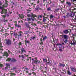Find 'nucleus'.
<instances>
[{
	"label": "nucleus",
	"instance_id": "1",
	"mask_svg": "<svg viewBox=\"0 0 76 76\" xmlns=\"http://www.w3.org/2000/svg\"><path fill=\"white\" fill-rule=\"evenodd\" d=\"M27 16L28 18H31L32 21H34L35 20V17H37L38 16L35 15L33 14V13H31L30 14L27 15Z\"/></svg>",
	"mask_w": 76,
	"mask_h": 76
},
{
	"label": "nucleus",
	"instance_id": "2",
	"mask_svg": "<svg viewBox=\"0 0 76 76\" xmlns=\"http://www.w3.org/2000/svg\"><path fill=\"white\" fill-rule=\"evenodd\" d=\"M6 61H10V62H16V61H17V60L14 58L11 59L10 58H8L6 60Z\"/></svg>",
	"mask_w": 76,
	"mask_h": 76
},
{
	"label": "nucleus",
	"instance_id": "3",
	"mask_svg": "<svg viewBox=\"0 0 76 76\" xmlns=\"http://www.w3.org/2000/svg\"><path fill=\"white\" fill-rule=\"evenodd\" d=\"M6 44L8 45H11L12 41L10 39H6Z\"/></svg>",
	"mask_w": 76,
	"mask_h": 76
},
{
	"label": "nucleus",
	"instance_id": "4",
	"mask_svg": "<svg viewBox=\"0 0 76 76\" xmlns=\"http://www.w3.org/2000/svg\"><path fill=\"white\" fill-rule=\"evenodd\" d=\"M0 9L2 10V11L0 12L1 14H3V13H6V11L4 9H3V7L0 6Z\"/></svg>",
	"mask_w": 76,
	"mask_h": 76
},
{
	"label": "nucleus",
	"instance_id": "5",
	"mask_svg": "<svg viewBox=\"0 0 76 76\" xmlns=\"http://www.w3.org/2000/svg\"><path fill=\"white\" fill-rule=\"evenodd\" d=\"M61 36V38H64V39H68L69 38V36L67 35H62Z\"/></svg>",
	"mask_w": 76,
	"mask_h": 76
},
{
	"label": "nucleus",
	"instance_id": "6",
	"mask_svg": "<svg viewBox=\"0 0 76 76\" xmlns=\"http://www.w3.org/2000/svg\"><path fill=\"white\" fill-rule=\"evenodd\" d=\"M34 59L35 60L34 61V63L35 64H38V63H39L40 61L37 60V58H35Z\"/></svg>",
	"mask_w": 76,
	"mask_h": 76
},
{
	"label": "nucleus",
	"instance_id": "7",
	"mask_svg": "<svg viewBox=\"0 0 76 76\" xmlns=\"http://www.w3.org/2000/svg\"><path fill=\"white\" fill-rule=\"evenodd\" d=\"M70 69L71 71H72V72H76V68L73 67H71Z\"/></svg>",
	"mask_w": 76,
	"mask_h": 76
},
{
	"label": "nucleus",
	"instance_id": "8",
	"mask_svg": "<svg viewBox=\"0 0 76 76\" xmlns=\"http://www.w3.org/2000/svg\"><path fill=\"white\" fill-rule=\"evenodd\" d=\"M47 17H45V16H43V22H46L47 21V19H48V20H49L48 18V15H47Z\"/></svg>",
	"mask_w": 76,
	"mask_h": 76
},
{
	"label": "nucleus",
	"instance_id": "9",
	"mask_svg": "<svg viewBox=\"0 0 76 76\" xmlns=\"http://www.w3.org/2000/svg\"><path fill=\"white\" fill-rule=\"evenodd\" d=\"M24 56L23 55H21V57L22 58H26L27 57H28L29 56L25 54H24Z\"/></svg>",
	"mask_w": 76,
	"mask_h": 76
},
{
	"label": "nucleus",
	"instance_id": "10",
	"mask_svg": "<svg viewBox=\"0 0 76 76\" xmlns=\"http://www.w3.org/2000/svg\"><path fill=\"white\" fill-rule=\"evenodd\" d=\"M19 33V34L18 35V37H23V35H22V34H23V32L21 31H20Z\"/></svg>",
	"mask_w": 76,
	"mask_h": 76
},
{
	"label": "nucleus",
	"instance_id": "11",
	"mask_svg": "<svg viewBox=\"0 0 76 76\" xmlns=\"http://www.w3.org/2000/svg\"><path fill=\"white\" fill-rule=\"evenodd\" d=\"M48 62H47V64H48L49 66H51V62L50 60V59L49 58H48Z\"/></svg>",
	"mask_w": 76,
	"mask_h": 76
},
{
	"label": "nucleus",
	"instance_id": "12",
	"mask_svg": "<svg viewBox=\"0 0 76 76\" xmlns=\"http://www.w3.org/2000/svg\"><path fill=\"white\" fill-rule=\"evenodd\" d=\"M64 34H69V31L67 30H65L63 31Z\"/></svg>",
	"mask_w": 76,
	"mask_h": 76
},
{
	"label": "nucleus",
	"instance_id": "13",
	"mask_svg": "<svg viewBox=\"0 0 76 76\" xmlns=\"http://www.w3.org/2000/svg\"><path fill=\"white\" fill-rule=\"evenodd\" d=\"M21 51L22 53H26V50H25V49L23 48H21Z\"/></svg>",
	"mask_w": 76,
	"mask_h": 76
},
{
	"label": "nucleus",
	"instance_id": "14",
	"mask_svg": "<svg viewBox=\"0 0 76 76\" xmlns=\"http://www.w3.org/2000/svg\"><path fill=\"white\" fill-rule=\"evenodd\" d=\"M66 4L68 6H72V3L69 2H66Z\"/></svg>",
	"mask_w": 76,
	"mask_h": 76
},
{
	"label": "nucleus",
	"instance_id": "15",
	"mask_svg": "<svg viewBox=\"0 0 76 76\" xmlns=\"http://www.w3.org/2000/svg\"><path fill=\"white\" fill-rule=\"evenodd\" d=\"M25 44L26 45H27V43L28 44H29V43H30V41H29L28 40H26L25 41Z\"/></svg>",
	"mask_w": 76,
	"mask_h": 76
},
{
	"label": "nucleus",
	"instance_id": "16",
	"mask_svg": "<svg viewBox=\"0 0 76 76\" xmlns=\"http://www.w3.org/2000/svg\"><path fill=\"white\" fill-rule=\"evenodd\" d=\"M25 26H26L27 28H29V24L28 23H27L26 22L25 23Z\"/></svg>",
	"mask_w": 76,
	"mask_h": 76
},
{
	"label": "nucleus",
	"instance_id": "17",
	"mask_svg": "<svg viewBox=\"0 0 76 76\" xmlns=\"http://www.w3.org/2000/svg\"><path fill=\"white\" fill-rule=\"evenodd\" d=\"M75 13H70V17H73V16H75Z\"/></svg>",
	"mask_w": 76,
	"mask_h": 76
},
{
	"label": "nucleus",
	"instance_id": "18",
	"mask_svg": "<svg viewBox=\"0 0 76 76\" xmlns=\"http://www.w3.org/2000/svg\"><path fill=\"white\" fill-rule=\"evenodd\" d=\"M19 18H20V19H23V18H24V16L22 15H21L19 14Z\"/></svg>",
	"mask_w": 76,
	"mask_h": 76
},
{
	"label": "nucleus",
	"instance_id": "19",
	"mask_svg": "<svg viewBox=\"0 0 76 76\" xmlns=\"http://www.w3.org/2000/svg\"><path fill=\"white\" fill-rule=\"evenodd\" d=\"M2 21L3 22H4L5 23H6L7 22H8V20H7V19H6L4 18L3 20Z\"/></svg>",
	"mask_w": 76,
	"mask_h": 76
},
{
	"label": "nucleus",
	"instance_id": "20",
	"mask_svg": "<svg viewBox=\"0 0 76 76\" xmlns=\"http://www.w3.org/2000/svg\"><path fill=\"white\" fill-rule=\"evenodd\" d=\"M35 37L33 36L32 37H31L30 39V41H32V40H34V39H35Z\"/></svg>",
	"mask_w": 76,
	"mask_h": 76
},
{
	"label": "nucleus",
	"instance_id": "21",
	"mask_svg": "<svg viewBox=\"0 0 76 76\" xmlns=\"http://www.w3.org/2000/svg\"><path fill=\"white\" fill-rule=\"evenodd\" d=\"M16 74L15 73H10V76H16Z\"/></svg>",
	"mask_w": 76,
	"mask_h": 76
},
{
	"label": "nucleus",
	"instance_id": "22",
	"mask_svg": "<svg viewBox=\"0 0 76 76\" xmlns=\"http://www.w3.org/2000/svg\"><path fill=\"white\" fill-rule=\"evenodd\" d=\"M15 26L16 27H18V28H21V26L20 25H17V24H15Z\"/></svg>",
	"mask_w": 76,
	"mask_h": 76
},
{
	"label": "nucleus",
	"instance_id": "23",
	"mask_svg": "<svg viewBox=\"0 0 76 76\" xmlns=\"http://www.w3.org/2000/svg\"><path fill=\"white\" fill-rule=\"evenodd\" d=\"M65 64H62L60 63H59V66H60V67H65Z\"/></svg>",
	"mask_w": 76,
	"mask_h": 76
},
{
	"label": "nucleus",
	"instance_id": "24",
	"mask_svg": "<svg viewBox=\"0 0 76 76\" xmlns=\"http://www.w3.org/2000/svg\"><path fill=\"white\" fill-rule=\"evenodd\" d=\"M37 7L38 9V10H43V9H42L41 8H39V5H37V7Z\"/></svg>",
	"mask_w": 76,
	"mask_h": 76
},
{
	"label": "nucleus",
	"instance_id": "25",
	"mask_svg": "<svg viewBox=\"0 0 76 76\" xmlns=\"http://www.w3.org/2000/svg\"><path fill=\"white\" fill-rule=\"evenodd\" d=\"M4 56H6V57H8V56L9 55H8V53H4Z\"/></svg>",
	"mask_w": 76,
	"mask_h": 76
},
{
	"label": "nucleus",
	"instance_id": "26",
	"mask_svg": "<svg viewBox=\"0 0 76 76\" xmlns=\"http://www.w3.org/2000/svg\"><path fill=\"white\" fill-rule=\"evenodd\" d=\"M26 58H27V59H26L27 61H29V58L30 59V60H31V57H26Z\"/></svg>",
	"mask_w": 76,
	"mask_h": 76
},
{
	"label": "nucleus",
	"instance_id": "27",
	"mask_svg": "<svg viewBox=\"0 0 76 76\" xmlns=\"http://www.w3.org/2000/svg\"><path fill=\"white\" fill-rule=\"evenodd\" d=\"M65 40L64 41V42L65 43V44H66L67 42H68V41H67V39H64Z\"/></svg>",
	"mask_w": 76,
	"mask_h": 76
},
{
	"label": "nucleus",
	"instance_id": "28",
	"mask_svg": "<svg viewBox=\"0 0 76 76\" xmlns=\"http://www.w3.org/2000/svg\"><path fill=\"white\" fill-rule=\"evenodd\" d=\"M47 10L48 11H52V10H51V7H49L47 9Z\"/></svg>",
	"mask_w": 76,
	"mask_h": 76
},
{
	"label": "nucleus",
	"instance_id": "29",
	"mask_svg": "<svg viewBox=\"0 0 76 76\" xmlns=\"http://www.w3.org/2000/svg\"><path fill=\"white\" fill-rule=\"evenodd\" d=\"M67 74L69 75H71V72H70V71H69V70H68L67 71Z\"/></svg>",
	"mask_w": 76,
	"mask_h": 76
},
{
	"label": "nucleus",
	"instance_id": "30",
	"mask_svg": "<svg viewBox=\"0 0 76 76\" xmlns=\"http://www.w3.org/2000/svg\"><path fill=\"white\" fill-rule=\"evenodd\" d=\"M70 13H69V12H68L67 13L66 15V16L67 17V18H69V17H70Z\"/></svg>",
	"mask_w": 76,
	"mask_h": 76
},
{
	"label": "nucleus",
	"instance_id": "31",
	"mask_svg": "<svg viewBox=\"0 0 76 76\" xmlns=\"http://www.w3.org/2000/svg\"><path fill=\"white\" fill-rule=\"evenodd\" d=\"M72 10H72L71 9H69L68 10V11L70 12H71V13H73V12H72Z\"/></svg>",
	"mask_w": 76,
	"mask_h": 76
},
{
	"label": "nucleus",
	"instance_id": "32",
	"mask_svg": "<svg viewBox=\"0 0 76 76\" xmlns=\"http://www.w3.org/2000/svg\"><path fill=\"white\" fill-rule=\"evenodd\" d=\"M6 66L7 67H9V66H10V64H9V63H7L6 64Z\"/></svg>",
	"mask_w": 76,
	"mask_h": 76
},
{
	"label": "nucleus",
	"instance_id": "33",
	"mask_svg": "<svg viewBox=\"0 0 76 76\" xmlns=\"http://www.w3.org/2000/svg\"><path fill=\"white\" fill-rule=\"evenodd\" d=\"M27 21H31L32 19H31V18H27Z\"/></svg>",
	"mask_w": 76,
	"mask_h": 76
},
{
	"label": "nucleus",
	"instance_id": "34",
	"mask_svg": "<svg viewBox=\"0 0 76 76\" xmlns=\"http://www.w3.org/2000/svg\"><path fill=\"white\" fill-rule=\"evenodd\" d=\"M72 42H72L71 43V45H74L75 44V42H74V41H72Z\"/></svg>",
	"mask_w": 76,
	"mask_h": 76
},
{
	"label": "nucleus",
	"instance_id": "35",
	"mask_svg": "<svg viewBox=\"0 0 76 76\" xmlns=\"http://www.w3.org/2000/svg\"><path fill=\"white\" fill-rule=\"evenodd\" d=\"M3 66V65L1 64H0V69H1V67Z\"/></svg>",
	"mask_w": 76,
	"mask_h": 76
},
{
	"label": "nucleus",
	"instance_id": "36",
	"mask_svg": "<svg viewBox=\"0 0 76 76\" xmlns=\"http://www.w3.org/2000/svg\"><path fill=\"white\" fill-rule=\"evenodd\" d=\"M47 36L43 38L44 41V40H45V39H47Z\"/></svg>",
	"mask_w": 76,
	"mask_h": 76
},
{
	"label": "nucleus",
	"instance_id": "37",
	"mask_svg": "<svg viewBox=\"0 0 76 76\" xmlns=\"http://www.w3.org/2000/svg\"><path fill=\"white\" fill-rule=\"evenodd\" d=\"M0 47L1 48H3V46H2V44L1 43H0Z\"/></svg>",
	"mask_w": 76,
	"mask_h": 76
},
{
	"label": "nucleus",
	"instance_id": "38",
	"mask_svg": "<svg viewBox=\"0 0 76 76\" xmlns=\"http://www.w3.org/2000/svg\"><path fill=\"white\" fill-rule=\"evenodd\" d=\"M38 17H39V18H42V17H43V15H39L38 16Z\"/></svg>",
	"mask_w": 76,
	"mask_h": 76
},
{
	"label": "nucleus",
	"instance_id": "39",
	"mask_svg": "<svg viewBox=\"0 0 76 76\" xmlns=\"http://www.w3.org/2000/svg\"><path fill=\"white\" fill-rule=\"evenodd\" d=\"M50 19H53V18H54V16L52 15H51L50 16Z\"/></svg>",
	"mask_w": 76,
	"mask_h": 76
},
{
	"label": "nucleus",
	"instance_id": "40",
	"mask_svg": "<svg viewBox=\"0 0 76 76\" xmlns=\"http://www.w3.org/2000/svg\"><path fill=\"white\" fill-rule=\"evenodd\" d=\"M31 25H34L35 26H37V24L35 23L31 24Z\"/></svg>",
	"mask_w": 76,
	"mask_h": 76
},
{
	"label": "nucleus",
	"instance_id": "41",
	"mask_svg": "<svg viewBox=\"0 0 76 76\" xmlns=\"http://www.w3.org/2000/svg\"><path fill=\"white\" fill-rule=\"evenodd\" d=\"M43 61L45 63V62H47V61H46V59H43Z\"/></svg>",
	"mask_w": 76,
	"mask_h": 76
},
{
	"label": "nucleus",
	"instance_id": "42",
	"mask_svg": "<svg viewBox=\"0 0 76 76\" xmlns=\"http://www.w3.org/2000/svg\"><path fill=\"white\" fill-rule=\"evenodd\" d=\"M71 1L72 2V3H73L74 1H76V0H71Z\"/></svg>",
	"mask_w": 76,
	"mask_h": 76
},
{
	"label": "nucleus",
	"instance_id": "43",
	"mask_svg": "<svg viewBox=\"0 0 76 76\" xmlns=\"http://www.w3.org/2000/svg\"><path fill=\"white\" fill-rule=\"evenodd\" d=\"M73 4H74V5L75 6H76V2H73Z\"/></svg>",
	"mask_w": 76,
	"mask_h": 76
},
{
	"label": "nucleus",
	"instance_id": "44",
	"mask_svg": "<svg viewBox=\"0 0 76 76\" xmlns=\"http://www.w3.org/2000/svg\"><path fill=\"white\" fill-rule=\"evenodd\" d=\"M53 69L54 70H55V72H56V71H57V69L56 68H53Z\"/></svg>",
	"mask_w": 76,
	"mask_h": 76
},
{
	"label": "nucleus",
	"instance_id": "45",
	"mask_svg": "<svg viewBox=\"0 0 76 76\" xmlns=\"http://www.w3.org/2000/svg\"><path fill=\"white\" fill-rule=\"evenodd\" d=\"M37 23L38 24H41V22L40 21H38Z\"/></svg>",
	"mask_w": 76,
	"mask_h": 76
},
{
	"label": "nucleus",
	"instance_id": "46",
	"mask_svg": "<svg viewBox=\"0 0 76 76\" xmlns=\"http://www.w3.org/2000/svg\"><path fill=\"white\" fill-rule=\"evenodd\" d=\"M59 50L60 51H61V52H62V51H63V50H62V49H61V48H60L59 49Z\"/></svg>",
	"mask_w": 76,
	"mask_h": 76
},
{
	"label": "nucleus",
	"instance_id": "47",
	"mask_svg": "<svg viewBox=\"0 0 76 76\" xmlns=\"http://www.w3.org/2000/svg\"><path fill=\"white\" fill-rule=\"evenodd\" d=\"M76 33H74V34H72V36L74 37V36H76Z\"/></svg>",
	"mask_w": 76,
	"mask_h": 76
},
{
	"label": "nucleus",
	"instance_id": "48",
	"mask_svg": "<svg viewBox=\"0 0 76 76\" xmlns=\"http://www.w3.org/2000/svg\"><path fill=\"white\" fill-rule=\"evenodd\" d=\"M62 45V44H57L56 45H61V46Z\"/></svg>",
	"mask_w": 76,
	"mask_h": 76
},
{
	"label": "nucleus",
	"instance_id": "49",
	"mask_svg": "<svg viewBox=\"0 0 76 76\" xmlns=\"http://www.w3.org/2000/svg\"><path fill=\"white\" fill-rule=\"evenodd\" d=\"M59 10V9H57L55 10L56 11V12H57L58 10Z\"/></svg>",
	"mask_w": 76,
	"mask_h": 76
},
{
	"label": "nucleus",
	"instance_id": "50",
	"mask_svg": "<svg viewBox=\"0 0 76 76\" xmlns=\"http://www.w3.org/2000/svg\"><path fill=\"white\" fill-rule=\"evenodd\" d=\"M40 42H42V38L40 39Z\"/></svg>",
	"mask_w": 76,
	"mask_h": 76
},
{
	"label": "nucleus",
	"instance_id": "51",
	"mask_svg": "<svg viewBox=\"0 0 76 76\" xmlns=\"http://www.w3.org/2000/svg\"><path fill=\"white\" fill-rule=\"evenodd\" d=\"M5 34L6 36H8V35H9V34H8V33H6Z\"/></svg>",
	"mask_w": 76,
	"mask_h": 76
},
{
	"label": "nucleus",
	"instance_id": "52",
	"mask_svg": "<svg viewBox=\"0 0 76 76\" xmlns=\"http://www.w3.org/2000/svg\"><path fill=\"white\" fill-rule=\"evenodd\" d=\"M1 5H2V2L0 1V6H1Z\"/></svg>",
	"mask_w": 76,
	"mask_h": 76
},
{
	"label": "nucleus",
	"instance_id": "53",
	"mask_svg": "<svg viewBox=\"0 0 76 76\" xmlns=\"http://www.w3.org/2000/svg\"><path fill=\"white\" fill-rule=\"evenodd\" d=\"M22 45V43H21V42H19V45Z\"/></svg>",
	"mask_w": 76,
	"mask_h": 76
},
{
	"label": "nucleus",
	"instance_id": "54",
	"mask_svg": "<svg viewBox=\"0 0 76 76\" xmlns=\"http://www.w3.org/2000/svg\"><path fill=\"white\" fill-rule=\"evenodd\" d=\"M35 10H38V7H37L36 8H35Z\"/></svg>",
	"mask_w": 76,
	"mask_h": 76
},
{
	"label": "nucleus",
	"instance_id": "55",
	"mask_svg": "<svg viewBox=\"0 0 76 76\" xmlns=\"http://www.w3.org/2000/svg\"><path fill=\"white\" fill-rule=\"evenodd\" d=\"M27 12H31V10H27Z\"/></svg>",
	"mask_w": 76,
	"mask_h": 76
},
{
	"label": "nucleus",
	"instance_id": "56",
	"mask_svg": "<svg viewBox=\"0 0 76 76\" xmlns=\"http://www.w3.org/2000/svg\"><path fill=\"white\" fill-rule=\"evenodd\" d=\"M14 35H15V36H17L18 35H18L17 34H14Z\"/></svg>",
	"mask_w": 76,
	"mask_h": 76
},
{
	"label": "nucleus",
	"instance_id": "57",
	"mask_svg": "<svg viewBox=\"0 0 76 76\" xmlns=\"http://www.w3.org/2000/svg\"><path fill=\"white\" fill-rule=\"evenodd\" d=\"M39 3V1L38 0L37 2V4H38Z\"/></svg>",
	"mask_w": 76,
	"mask_h": 76
},
{
	"label": "nucleus",
	"instance_id": "58",
	"mask_svg": "<svg viewBox=\"0 0 76 76\" xmlns=\"http://www.w3.org/2000/svg\"><path fill=\"white\" fill-rule=\"evenodd\" d=\"M32 75V74L31 73H29L28 74V75L29 76V75Z\"/></svg>",
	"mask_w": 76,
	"mask_h": 76
},
{
	"label": "nucleus",
	"instance_id": "59",
	"mask_svg": "<svg viewBox=\"0 0 76 76\" xmlns=\"http://www.w3.org/2000/svg\"><path fill=\"white\" fill-rule=\"evenodd\" d=\"M16 4V2H13V4Z\"/></svg>",
	"mask_w": 76,
	"mask_h": 76
},
{
	"label": "nucleus",
	"instance_id": "60",
	"mask_svg": "<svg viewBox=\"0 0 76 76\" xmlns=\"http://www.w3.org/2000/svg\"><path fill=\"white\" fill-rule=\"evenodd\" d=\"M61 48H64V47H63V45H61Z\"/></svg>",
	"mask_w": 76,
	"mask_h": 76
},
{
	"label": "nucleus",
	"instance_id": "61",
	"mask_svg": "<svg viewBox=\"0 0 76 76\" xmlns=\"http://www.w3.org/2000/svg\"><path fill=\"white\" fill-rule=\"evenodd\" d=\"M63 17L64 19H66V17L65 16H63Z\"/></svg>",
	"mask_w": 76,
	"mask_h": 76
},
{
	"label": "nucleus",
	"instance_id": "62",
	"mask_svg": "<svg viewBox=\"0 0 76 76\" xmlns=\"http://www.w3.org/2000/svg\"><path fill=\"white\" fill-rule=\"evenodd\" d=\"M1 50V51H3V49H1V48H0V51Z\"/></svg>",
	"mask_w": 76,
	"mask_h": 76
},
{
	"label": "nucleus",
	"instance_id": "63",
	"mask_svg": "<svg viewBox=\"0 0 76 76\" xmlns=\"http://www.w3.org/2000/svg\"><path fill=\"white\" fill-rule=\"evenodd\" d=\"M41 33H42L41 32H39V36H40L41 35Z\"/></svg>",
	"mask_w": 76,
	"mask_h": 76
},
{
	"label": "nucleus",
	"instance_id": "64",
	"mask_svg": "<svg viewBox=\"0 0 76 76\" xmlns=\"http://www.w3.org/2000/svg\"><path fill=\"white\" fill-rule=\"evenodd\" d=\"M15 69H16V68L15 67H13V70H15Z\"/></svg>",
	"mask_w": 76,
	"mask_h": 76
}]
</instances>
